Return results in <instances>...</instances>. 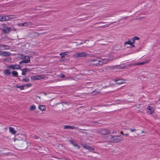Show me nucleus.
Here are the masks:
<instances>
[{
    "label": "nucleus",
    "mask_w": 160,
    "mask_h": 160,
    "mask_svg": "<svg viewBox=\"0 0 160 160\" xmlns=\"http://www.w3.org/2000/svg\"><path fill=\"white\" fill-rule=\"evenodd\" d=\"M16 142V147L18 149L22 150L27 148L28 146L27 145L28 142L23 140H19L17 139H15Z\"/></svg>",
    "instance_id": "1"
},
{
    "label": "nucleus",
    "mask_w": 160,
    "mask_h": 160,
    "mask_svg": "<svg viewBox=\"0 0 160 160\" xmlns=\"http://www.w3.org/2000/svg\"><path fill=\"white\" fill-rule=\"evenodd\" d=\"M110 140L112 143H118L123 139V137L122 136H110Z\"/></svg>",
    "instance_id": "2"
},
{
    "label": "nucleus",
    "mask_w": 160,
    "mask_h": 160,
    "mask_svg": "<svg viewBox=\"0 0 160 160\" xmlns=\"http://www.w3.org/2000/svg\"><path fill=\"white\" fill-rule=\"evenodd\" d=\"M89 54L85 52H78L73 54V56L75 58H85L88 56Z\"/></svg>",
    "instance_id": "3"
},
{
    "label": "nucleus",
    "mask_w": 160,
    "mask_h": 160,
    "mask_svg": "<svg viewBox=\"0 0 160 160\" xmlns=\"http://www.w3.org/2000/svg\"><path fill=\"white\" fill-rule=\"evenodd\" d=\"M98 133H100L103 135L109 134L110 133V131L107 129L102 128L99 130Z\"/></svg>",
    "instance_id": "4"
},
{
    "label": "nucleus",
    "mask_w": 160,
    "mask_h": 160,
    "mask_svg": "<svg viewBox=\"0 0 160 160\" xmlns=\"http://www.w3.org/2000/svg\"><path fill=\"white\" fill-rule=\"evenodd\" d=\"M91 61L93 62L91 63V64L93 65H95L96 66H100L102 63L100 62V60L97 59H93L91 60Z\"/></svg>",
    "instance_id": "5"
},
{
    "label": "nucleus",
    "mask_w": 160,
    "mask_h": 160,
    "mask_svg": "<svg viewBox=\"0 0 160 160\" xmlns=\"http://www.w3.org/2000/svg\"><path fill=\"white\" fill-rule=\"evenodd\" d=\"M45 77V76L44 75H40L31 76V78L32 80H37L42 79Z\"/></svg>",
    "instance_id": "6"
},
{
    "label": "nucleus",
    "mask_w": 160,
    "mask_h": 160,
    "mask_svg": "<svg viewBox=\"0 0 160 160\" xmlns=\"http://www.w3.org/2000/svg\"><path fill=\"white\" fill-rule=\"evenodd\" d=\"M12 53L9 52L0 51V56L5 57L9 56L11 55Z\"/></svg>",
    "instance_id": "7"
},
{
    "label": "nucleus",
    "mask_w": 160,
    "mask_h": 160,
    "mask_svg": "<svg viewBox=\"0 0 160 160\" xmlns=\"http://www.w3.org/2000/svg\"><path fill=\"white\" fill-rule=\"evenodd\" d=\"M9 68L13 69H20L21 68V66L19 65L15 64L14 65H11L9 66Z\"/></svg>",
    "instance_id": "8"
},
{
    "label": "nucleus",
    "mask_w": 160,
    "mask_h": 160,
    "mask_svg": "<svg viewBox=\"0 0 160 160\" xmlns=\"http://www.w3.org/2000/svg\"><path fill=\"white\" fill-rule=\"evenodd\" d=\"M2 31L5 33H8L11 30V29L10 27H5L2 29Z\"/></svg>",
    "instance_id": "9"
},
{
    "label": "nucleus",
    "mask_w": 160,
    "mask_h": 160,
    "mask_svg": "<svg viewBox=\"0 0 160 160\" xmlns=\"http://www.w3.org/2000/svg\"><path fill=\"white\" fill-rule=\"evenodd\" d=\"M78 128L74 126H70L69 125H64L63 127L64 129H75L76 130Z\"/></svg>",
    "instance_id": "10"
},
{
    "label": "nucleus",
    "mask_w": 160,
    "mask_h": 160,
    "mask_svg": "<svg viewBox=\"0 0 160 160\" xmlns=\"http://www.w3.org/2000/svg\"><path fill=\"white\" fill-rule=\"evenodd\" d=\"M20 70L22 71V75H25L26 74V73L29 72L30 70L27 68H26L23 69H20Z\"/></svg>",
    "instance_id": "11"
},
{
    "label": "nucleus",
    "mask_w": 160,
    "mask_h": 160,
    "mask_svg": "<svg viewBox=\"0 0 160 160\" xmlns=\"http://www.w3.org/2000/svg\"><path fill=\"white\" fill-rule=\"evenodd\" d=\"M30 62V57H28L27 60H23L19 62L20 64H22L23 63H29Z\"/></svg>",
    "instance_id": "12"
},
{
    "label": "nucleus",
    "mask_w": 160,
    "mask_h": 160,
    "mask_svg": "<svg viewBox=\"0 0 160 160\" xmlns=\"http://www.w3.org/2000/svg\"><path fill=\"white\" fill-rule=\"evenodd\" d=\"M109 60L110 59L108 58L102 59V61L100 60V62L102 63L101 65L108 62Z\"/></svg>",
    "instance_id": "13"
},
{
    "label": "nucleus",
    "mask_w": 160,
    "mask_h": 160,
    "mask_svg": "<svg viewBox=\"0 0 160 160\" xmlns=\"http://www.w3.org/2000/svg\"><path fill=\"white\" fill-rule=\"evenodd\" d=\"M7 129V128L4 127L3 125H0V133L4 132Z\"/></svg>",
    "instance_id": "14"
},
{
    "label": "nucleus",
    "mask_w": 160,
    "mask_h": 160,
    "mask_svg": "<svg viewBox=\"0 0 160 160\" xmlns=\"http://www.w3.org/2000/svg\"><path fill=\"white\" fill-rule=\"evenodd\" d=\"M83 147L85 149H88L90 151H92L94 150V149L93 148H92L87 145H84L83 146Z\"/></svg>",
    "instance_id": "15"
},
{
    "label": "nucleus",
    "mask_w": 160,
    "mask_h": 160,
    "mask_svg": "<svg viewBox=\"0 0 160 160\" xmlns=\"http://www.w3.org/2000/svg\"><path fill=\"white\" fill-rule=\"evenodd\" d=\"M3 73L5 75H10L11 73L10 70L8 69L4 70Z\"/></svg>",
    "instance_id": "16"
},
{
    "label": "nucleus",
    "mask_w": 160,
    "mask_h": 160,
    "mask_svg": "<svg viewBox=\"0 0 160 160\" xmlns=\"http://www.w3.org/2000/svg\"><path fill=\"white\" fill-rule=\"evenodd\" d=\"M9 132L12 134H15L16 132V131L14 129V128L11 127H9Z\"/></svg>",
    "instance_id": "17"
},
{
    "label": "nucleus",
    "mask_w": 160,
    "mask_h": 160,
    "mask_svg": "<svg viewBox=\"0 0 160 160\" xmlns=\"http://www.w3.org/2000/svg\"><path fill=\"white\" fill-rule=\"evenodd\" d=\"M11 73L13 77H17L18 76V72L16 71H12Z\"/></svg>",
    "instance_id": "18"
},
{
    "label": "nucleus",
    "mask_w": 160,
    "mask_h": 160,
    "mask_svg": "<svg viewBox=\"0 0 160 160\" xmlns=\"http://www.w3.org/2000/svg\"><path fill=\"white\" fill-rule=\"evenodd\" d=\"M32 23L30 22H25V26L26 27L32 26Z\"/></svg>",
    "instance_id": "19"
},
{
    "label": "nucleus",
    "mask_w": 160,
    "mask_h": 160,
    "mask_svg": "<svg viewBox=\"0 0 160 160\" xmlns=\"http://www.w3.org/2000/svg\"><path fill=\"white\" fill-rule=\"evenodd\" d=\"M38 108L42 111H45L46 110V107L44 105H39L38 107Z\"/></svg>",
    "instance_id": "20"
},
{
    "label": "nucleus",
    "mask_w": 160,
    "mask_h": 160,
    "mask_svg": "<svg viewBox=\"0 0 160 160\" xmlns=\"http://www.w3.org/2000/svg\"><path fill=\"white\" fill-rule=\"evenodd\" d=\"M3 21H8L9 20V16H3Z\"/></svg>",
    "instance_id": "21"
},
{
    "label": "nucleus",
    "mask_w": 160,
    "mask_h": 160,
    "mask_svg": "<svg viewBox=\"0 0 160 160\" xmlns=\"http://www.w3.org/2000/svg\"><path fill=\"white\" fill-rule=\"evenodd\" d=\"M69 53V52H67L60 53V55H61V58H62L65 57V55H67Z\"/></svg>",
    "instance_id": "22"
},
{
    "label": "nucleus",
    "mask_w": 160,
    "mask_h": 160,
    "mask_svg": "<svg viewBox=\"0 0 160 160\" xmlns=\"http://www.w3.org/2000/svg\"><path fill=\"white\" fill-rule=\"evenodd\" d=\"M99 92V91L98 90H95L93 91L92 94L93 95H94L96 94L97 93H98Z\"/></svg>",
    "instance_id": "23"
},
{
    "label": "nucleus",
    "mask_w": 160,
    "mask_h": 160,
    "mask_svg": "<svg viewBox=\"0 0 160 160\" xmlns=\"http://www.w3.org/2000/svg\"><path fill=\"white\" fill-rule=\"evenodd\" d=\"M25 87V85H22L21 86H17V87L18 88H19L20 89V90H22L24 89V88Z\"/></svg>",
    "instance_id": "24"
},
{
    "label": "nucleus",
    "mask_w": 160,
    "mask_h": 160,
    "mask_svg": "<svg viewBox=\"0 0 160 160\" xmlns=\"http://www.w3.org/2000/svg\"><path fill=\"white\" fill-rule=\"evenodd\" d=\"M126 44H129L132 45V42H131L130 40H129L128 41L124 43V46H125Z\"/></svg>",
    "instance_id": "25"
},
{
    "label": "nucleus",
    "mask_w": 160,
    "mask_h": 160,
    "mask_svg": "<svg viewBox=\"0 0 160 160\" xmlns=\"http://www.w3.org/2000/svg\"><path fill=\"white\" fill-rule=\"evenodd\" d=\"M152 107L150 106L148 107L147 108V109L150 111L151 114H152L153 112V111L152 110Z\"/></svg>",
    "instance_id": "26"
},
{
    "label": "nucleus",
    "mask_w": 160,
    "mask_h": 160,
    "mask_svg": "<svg viewBox=\"0 0 160 160\" xmlns=\"http://www.w3.org/2000/svg\"><path fill=\"white\" fill-rule=\"evenodd\" d=\"M139 39L140 38L137 36H135L132 38V41L133 42H135L136 40H139Z\"/></svg>",
    "instance_id": "27"
},
{
    "label": "nucleus",
    "mask_w": 160,
    "mask_h": 160,
    "mask_svg": "<svg viewBox=\"0 0 160 160\" xmlns=\"http://www.w3.org/2000/svg\"><path fill=\"white\" fill-rule=\"evenodd\" d=\"M69 142L71 143L73 145L74 147L76 146L77 144L76 143L74 142L72 140H70Z\"/></svg>",
    "instance_id": "28"
},
{
    "label": "nucleus",
    "mask_w": 160,
    "mask_h": 160,
    "mask_svg": "<svg viewBox=\"0 0 160 160\" xmlns=\"http://www.w3.org/2000/svg\"><path fill=\"white\" fill-rule=\"evenodd\" d=\"M116 82L118 84H120L122 83H124V82L122 81H120L119 80H116Z\"/></svg>",
    "instance_id": "29"
},
{
    "label": "nucleus",
    "mask_w": 160,
    "mask_h": 160,
    "mask_svg": "<svg viewBox=\"0 0 160 160\" xmlns=\"http://www.w3.org/2000/svg\"><path fill=\"white\" fill-rule=\"evenodd\" d=\"M33 138H34L35 139H38L39 138L41 141L42 140V139L41 138H39V137L36 135H34V136L33 137Z\"/></svg>",
    "instance_id": "30"
},
{
    "label": "nucleus",
    "mask_w": 160,
    "mask_h": 160,
    "mask_svg": "<svg viewBox=\"0 0 160 160\" xmlns=\"http://www.w3.org/2000/svg\"><path fill=\"white\" fill-rule=\"evenodd\" d=\"M29 81V79L28 78H24L22 79V81L23 82H28Z\"/></svg>",
    "instance_id": "31"
},
{
    "label": "nucleus",
    "mask_w": 160,
    "mask_h": 160,
    "mask_svg": "<svg viewBox=\"0 0 160 160\" xmlns=\"http://www.w3.org/2000/svg\"><path fill=\"white\" fill-rule=\"evenodd\" d=\"M91 123L93 125H97L99 123L98 122H91Z\"/></svg>",
    "instance_id": "32"
},
{
    "label": "nucleus",
    "mask_w": 160,
    "mask_h": 160,
    "mask_svg": "<svg viewBox=\"0 0 160 160\" xmlns=\"http://www.w3.org/2000/svg\"><path fill=\"white\" fill-rule=\"evenodd\" d=\"M36 106L34 105H32L31 106L30 108V110H33L36 108Z\"/></svg>",
    "instance_id": "33"
},
{
    "label": "nucleus",
    "mask_w": 160,
    "mask_h": 160,
    "mask_svg": "<svg viewBox=\"0 0 160 160\" xmlns=\"http://www.w3.org/2000/svg\"><path fill=\"white\" fill-rule=\"evenodd\" d=\"M128 130H129L132 132L134 131H135L136 130V129L135 128L131 129L130 128H129L128 129Z\"/></svg>",
    "instance_id": "34"
},
{
    "label": "nucleus",
    "mask_w": 160,
    "mask_h": 160,
    "mask_svg": "<svg viewBox=\"0 0 160 160\" xmlns=\"http://www.w3.org/2000/svg\"><path fill=\"white\" fill-rule=\"evenodd\" d=\"M146 62H142L140 63H138L135 64V65H142L144 64Z\"/></svg>",
    "instance_id": "35"
},
{
    "label": "nucleus",
    "mask_w": 160,
    "mask_h": 160,
    "mask_svg": "<svg viewBox=\"0 0 160 160\" xmlns=\"http://www.w3.org/2000/svg\"><path fill=\"white\" fill-rule=\"evenodd\" d=\"M24 85H25V87H27L28 88H29V87H30L31 86L32 84H31L30 83H28V84H26Z\"/></svg>",
    "instance_id": "36"
},
{
    "label": "nucleus",
    "mask_w": 160,
    "mask_h": 160,
    "mask_svg": "<svg viewBox=\"0 0 160 160\" xmlns=\"http://www.w3.org/2000/svg\"><path fill=\"white\" fill-rule=\"evenodd\" d=\"M28 57H30L29 56H24L23 58H22V59L27 60V58Z\"/></svg>",
    "instance_id": "37"
},
{
    "label": "nucleus",
    "mask_w": 160,
    "mask_h": 160,
    "mask_svg": "<svg viewBox=\"0 0 160 160\" xmlns=\"http://www.w3.org/2000/svg\"><path fill=\"white\" fill-rule=\"evenodd\" d=\"M18 25L19 26H25V22L24 23H20L18 24Z\"/></svg>",
    "instance_id": "38"
},
{
    "label": "nucleus",
    "mask_w": 160,
    "mask_h": 160,
    "mask_svg": "<svg viewBox=\"0 0 160 160\" xmlns=\"http://www.w3.org/2000/svg\"><path fill=\"white\" fill-rule=\"evenodd\" d=\"M19 58L22 59V58H23L24 56L22 54H19Z\"/></svg>",
    "instance_id": "39"
},
{
    "label": "nucleus",
    "mask_w": 160,
    "mask_h": 160,
    "mask_svg": "<svg viewBox=\"0 0 160 160\" xmlns=\"http://www.w3.org/2000/svg\"><path fill=\"white\" fill-rule=\"evenodd\" d=\"M60 77L62 78H64L65 77V75L63 74L62 73L60 75Z\"/></svg>",
    "instance_id": "40"
},
{
    "label": "nucleus",
    "mask_w": 160,
    "mask_h": 160,
    "mask_svg": "<svg viewBox=\"0 0 160 160\" xmlns=\"http://www.w3.org/2000/svg\"><path fill=\"white\" fill-rule=\"evenodd\" d=\"M109 24L105 25H103V26H100V27H101V28H106V27H107L108 26H109Z\"/></svg>",
    "instance_id": "41"
},
{
    "label": "nucleus",
    "mask_w": 160,
    "mask_h": 160,
    "mask_svg": "<svg viewBox=\"0 0 160 160\" xmlns=\"http://www.w3.org/2000/svg\"><path fill=\"white\" fill-rule=\"evenodd\" d=\"M5 48V49H4L3 50H5V49L8 50V49H9L10 48V47L8 45H7L6 47Z\"/></svg>",
    "instance_id": "42"
},
{
    "label": "nucleus",
    "mask_w": 160,
    "mask_h": 160,
    "mask_svg": "<svg viewBox=\"0 0 160 160\" xmlns=\"http://www.w3.org/2000/svg\"><path fill=\"white\" fill-rule=\"evenodd\" d=\"M3 16H0V21L3 22Z\"/></svg>",
    "instance_id": "43"
},
{
    "label": "nucleus",
    "mask_w": 160,
    "mask_h": 160,
    "mask_svg": "<svg viewBox=\"0 0 160 160\" xmlns=\"http://www.w3.org/2000/svg\"><path fill=\"white\" fill-rule=\"evenodd\" d=\"M66 79H72V80H73V78L72 77H67L66 78Z\"/></svg>",
    "instance_id": "44"
},
{
    "label": "nucleus",
    "mask_w": 160,
    "mask_h": 160,
    "mask_svg": "<svg viewBox=\"0 0 160 160\" xmlns=\"http://www.w3.org/2000/svg\"><path fill=\"white\" fill-rule=\"evenodd\" d=\"M75 147H77L78 149H80L81 148V147L80 145L77 144L76 146H75Z\"/></svg>",
    "instance_id": "45"
},
{
    "label": "nucleus",
    "mask_w": 160,
    "mask_h": 160,
    "mask_svg": "<svg viewBox=\"0 0 160 160\" xmlns=\"http://www.w3.org/2000/svg\"><path fill=\"white\" fill-rule=\"evenodd\" d=\"M9 19H13L14 18L13 16L12 15H9Z\"/></svg>",
    "instance_id": "46"
},
{
    "label": "nucleus",
    "mask_w": 160,
    "mask_h": 160,
    "mask_svg": "<svg viewBox=\"0 0 160 160\" xmlns=\"http://www.w3.org/2000/svg\"><path fill=\"white\" fill-rule=\"evenodd\" d=\"M1 46L2 48H4V47L5 48L7 46V45H1Z\"/></svg>",
    "instance_id": "47"
},
{
    "label": "nucleus",
    "mask_w": 160,
    "mask_h": 160,
    "mask_svg": "<svg viewBox=\"0 0 160 160\" xmlns=\"http://www.w3.org/2000/svg\"><path fill=\"white\" fill-rule=\"evenodd\" d=\"M128 135L129 134L128 133L124 134V135L126 136H128Z\"/></svg>",
    "instance_id": "48"
},
{
    "label": "nucleus",
    "mask_w": 160,
    "mask_h": 160,
    "mask_svg": "<svg viewBox=\"0 0 160 160\" xmlns=\"http://www.w3.org/2000/svg\"><path fill=\"white\" fill-rule=\"evenodd\" d=\"M105 23V22H100L99 23Z\"/></svg>",
    "instance_id": "49"
},
{
    "label": "nucleus",
    "mask_w": 160,
    "mask_h": 160,
    "mask_svg": "<svg viewBox=\"0 0 160 160\" xmlns=\"http://www.w3.org/2000/svg\"><path fill=\"white\" fill-rule=\"evenodd\" d=\"M131 46L132 47H135V45H133L132 44V45H131Z\"/></svg>",
    "instance_id": "50"
},
{
    "label": "nucleus",
    "mask_w": 160,
    "mask_h": 160,
    "mask_svg": "<svg viewBox=\"0 0 160 160\" xmlns=\"http://www.w3.org/2000/svg\"><path fill=\"white\" fill-rule=\"evenodd\" d=\"M121 134H122L123 135H124V134L123 133V132L121 131Z\"/></svg>",
    "instance_id": "51"
},
{
    "label": "nucleus",
    "mask_w": 160,
    "mask_h": 160,
    "mask_svg": "<svg viewBox=\"0 0 160 160\" xmlns=\"http://www.w3.org/2000/svg\"><path fill=\"white\" fill-rule=\"evenodd\" d=\"M36 97L40 99V97L39 96H37Z\"/></svg>",
    "instance_id": "52"
},
{
    "label": "nucleus",
    "mask_w": 160,
    "mask_h": 160,
    "mask_svg": "<svg viewBox=\"0 0 160 160\" xmlns=\"http://www.w3.org/2000/svg\"><path fill=\"white\" fill-rule=\"evenodd\" d=\"M135 42H133V41L132 42V44H134V43Z\"/></svg>",
    "instance_id": "53"
},
{
    "label": "nucleus",
    "mask_w": 160,
    "mask_h": 160,
    "mask_svg": "<svg viewBox=\"0 0 160 160\" xmlns=\"http://www.w3.org/2000/svg\"><path fill=\"white\" fill-rule=\"evenodd\" d=\"M82 43L81 42L80 44H81Z\"/></svg>",
    "instance_id": "54"
},
{
    "label": "nucleus",
    "mask_w": 160,
    "mask_h": 160,
    "mask_svg": "<svg viewBox=\"0 0 160 160\" xmlns=\"http://www.w3.org/2000/svg\"><path fill=\"white\" fill-rule=\"evenodd\" d=\"M113 23H114V22H113ZM111 23H113V22H112Z\"/></svg>",
    "instance_id": "55"
},
{
    "label": "nucleus",
    "mask_w": 160,
    "mask_h": 160,
    "mask_svg": "<svg viewBox=\"0 0 160 160\" xmlns=\"http://www.w3.org/2000/svg\"><path fill=\"white\" fill-rule=\"evenodd\" d=\"M44 95H46V93H44Z\"/></svg>",
    "instance_id": "56"
},
{
    "label": "nucleus",
    "mask_w": 160,
    "mask_h": 160,
    "mask_svg": "<svg viewBox=\"0 0 160 160\" xmlns=\"http://www.w3.org/2000/svg\"><path fill=\"white\" fill-rule=\"evenodd\" d=\"M159 100L160 101V99H159Z\"/></svg>",
    "instance_id": "57"
}]
</instances>
